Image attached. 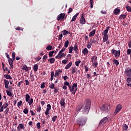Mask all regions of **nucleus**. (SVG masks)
I'll return each mask as SVG.
<instances>
[{"label":"nucleus","mask_w":131,"mask_h":131,"mask_svg":"<svg viewBox=\"0 0 131 131\" xmlns=\"http://www.w3.org/2000/svg\"><path fill=\"white\" fill-rule=\"evenodd\" d=\"M22 101L20 100L19 102H18L17 103V107H20V106H21V105H22Z\"/></svg>","instance_id":"nucleus-57"},{"label":"nucleus","mask_w":131,"mask_h":131,"mask_svg":"<svg viewBox=\"0 0 131 131\" xmlns=\"http://www.w3.org/2000/svg\"><path fill=\"white\" fill-rule=\"evenodd\" d=\"M80 23L81 24H85V18L83 17V13L82 14L81 18L80 19Z\"/></svg>","instance_id":"nucleus-13"},{"label":"nucleus","mask_w":131,"mask_h":131,"mask_svg":"<svg viewBox=\"0 0 131 131\" xmlns=\"http://www.w3.org/2000/svg\"><path fill=\"white\" fill-rule=\"evenodd\" d=\"M57 118H58V116H54L52 117V120L53 122H55V121H56V119H57Z\"/></svg>","instance_id":"nucleus-44"},{"label":"nucleus","mask_w":131,"mask_h":131,"mask_svg":"<svg viewBox=\"0 0 131 131\" xmlns=\"http://www.w3.org/2000/svg\"><path fill=\"white\" fill-rule=\"evenodd\" d=\"M127 55H130V54H131V49H128L127 50Z\"/></svg>","instance_id":"nucleus-59"},{"label":"nucleus","mask_w":131,"mask_h":131,"mask_svg":"<svg viewBox=\"0 0 131 131\" xmlns=\"http://www.w3.org/2000/svg\"><path fill=\"white\" fill-rule=\"evenodd\" d=\"M16 30H18V31H23V28H21L20 27H17L15 28Z\"/></svg>","instance_id":"nucleus-49"},{"label":"nucleus","mask_w":131,"mask_h":131,"mask_svg":"<svg viewBox=\"0 0 131 131\" xmlns=\"http://www.w3.org/2000/svg\"><path fill=\"white\" fill-rule=\"evenodd\" d=\"M69 45V41L67 40L64 42V48H68V46Z\"/></svg>","instance_id":"nucleus-38"},{"label":"nucleus","mask_w":131,"mask_h":131,"mask_svg":"<svg viewBox=\"0 0 131 131\" xmlns=\"http://www.w3.org/2000/svg\"><path fill=\"white\" fill-rule=\"evenodd\" d=\"M36 126H37V128H38V129H40V122H38L36 124Z\"/></svg>","instance_id":"nucleus-48"},{"label":"nucleus","mask_w":131,"mask_h":131,"mask_svg":"<svg viewBox=\"0 0 131 131\" xmlns=\"http://www.w3.org/2000/svg\"><path fill=\"white\" fill-rule=\"evenodd\" d=\"M128 48H131V40H129L128 43Z\"/></svg>","instance_id":"nucleus-64"},{"label":"nucleus","mask_w":131,"mask_h":131,"mask_svg":"<svg viewBox=\"0 0 131 131\" xmlns=\"http://www.w3.org/2000/svg\"><path fill=\"white\" fill-rule=\"evenodd\" d=\"M46 50L47 51H52V50H54V48L51 45H48L46 47Z\"/></svg>","instance_id":"nucleus-25"},{"label":"nucleus","mask_w":131,"mask_h":131,"mask_svg":"<svg viewBox=\"0 0 131 131\" xmlns=\"http://www.w3.org/2000/svg\"><path fill=\"white\" fill-rule=\"evenodd\" d=\"M66 50V48L63 47L62 49L59 51V54H62L64 51Z\"/></svg>","instance_id":"nucleus-55"},{"label":"nucleus","mask_w":131,"mask_h":131,"mask_svg":"<svg viewBox=\"0 0 131 131\" xmlns=\"http://www.w3.org/2000/svg\"><path fill=\"white\" fill-rule=\"evenodd\" d=\"M21 129H24V124L23 123L19 124L17 127L18 131H20Z\"/></svg>","instance_id":"nucleus-12"},{"label":"nucleus","mask_w":131,"mask_h":131,"mask_svg":"<svg viewBox=\"0 0 131 131\" xmlns=\"http://www.w3.org/2000/svg\"><path fill=\"white\" fill-rule=\"evenodd\" d=\"M79 15V13H77L74 16H73L72 19L71 20V22H74L75 20H76V18H77V16Z\"/></svg>","instance_id":"nucleus-16"},{"label":"nucleus","mask_w":131,"mask_h":131,"mask_svg":"<svg viewBox=\"0 0 131 131\" xmlns=\"http://www.w3.org/2000/svg\"><path fill=\"white\" fill-rule=\"evenodd\" d=\"M78 50V48H77V44H75L74 48V51H76Z\"/></svg>","instance_id":"nucleus-58"},{"label":"nucleus","mask_w":131,"mask_h":131,"mask_svg":"<svg viewBox=\"0 0 131 131\" xmlns=\"http://www.w3.org/2000/svg\"><path fill=\"white\" fill-rule=\"evenodd\" d=\"M86 47L88 49H91V48H92V45L91 43H88V44L86 45Z\"/></svg>","instance_id":"nucleus-62"},{"label":"nucleus","mask_w":131,"mask_h":131,"mask_svg":"<svg viewBox=\"0 0 131 131\" xmlns=\"http://www.w3.org/2000/svg\"><path fill=\"white\" fill-rule=\"evenodd\" d=\"M91 108V100L90 99L85 100L84 104L83 105L82 112L84 114H88L90 112V109Z\"/></svg>","instance_id":"nucleus-1"},{"label":"nucleus","mask_w":131,"mask_h":131,"mask_svg":"<svg viewBox=\"0 0 131 131\" xmlns=\"http://www.w3.org/2000/svg\"><path fill=\"white\" fill-rule=\"evenodd\" d=\"M82 109V105H78L76 108V111L78 112L80 111Z\"/></svg>","instance_id":"nucleus-27"},{"label":"nucleus","mask_w":131,"mask_h":131,"mask_svg":"<svg viewBox=\"0 0 131 131\" xmlns=\"http://www.w3.org/2000/svg\"><path fill=\"white\" fill-rule=\"evenodd\" d=\"M46 83L43 82L41 84L40 88L41 89H45L46 88Z\"/></svg>","instance_id":"nucleus-52"},{"label":"nucleus","mask_w":131,"mask_h":131,"mask_svg":"<svg viewBox=\"0 0 131 131\" xmlns=\"http://www.w3.org/2000/svg\"><path fill=\"white\" fill-rule=\"evenodd\" d=\"M113 63L115 64L116 65V66H118L119 65V61H118V60L117 59H114L113 61Z\"/></svg>","instance_id":"nucleus-26"},{"label":"nucleus","mask_w":131,"mask_h":131,"mask_svg":"<svg viewBox=\"0 0 131 131\" xmlns=\"http://www.w3.org/2000/svg\"><path fill=\"white\" fill-rule=\"evenodd\" d=\"M125 18H126V15L124 14H121L119 17L120 19H125Z\"/></svg>","instance_id":"nucleus-42"},{"label":"nucleus","mask_w":131,"mask_h":131,"mask_svg":"<svg viewBox=\"0 0 131 131\" xmlns=\"http://www.w3.org/2000/svg\"><path fill=\"white\" fill-rule=\"evenodd\" d=\"M46 59H48V54H46L42 57L43 62H46Z\"/></svg>","instance_id":"nucleus-43"},{"label":"nucleus","mask_w":131,"mask_h":131,"mask_svg":"<svg viewBox=\"0 0 131 131\" xmlns=\"http://www.w3.org/2000/svg\"><path fill=\"white\" fill-rule=\"evenodd\" d=\"M80 63H81V61L80 60H78L77 61H76L75 62V64L76 65V66H77V67H78L79 66V64H80Z\"/></svg>","instance_id":"nucleus-40"},{"label":"nucleus","mask_w":131,"mask_h":131,"mask_svg":"<svg viewBox=\"0 0 131 131\" xmlns=\"http://www.w3.org/2000/svg\"><path fill=\"white\" fill-rule=\"evenodd\" d=\"M72 95H75V93L77 92V83H74L71 89Z\"/></svg>","instance_id":"nucleus-4"},{"label":"nucleus","mask_w":131,"mask_h":131,"mask_svg":"<svg viewBox=\"0 0 131 131\" xmlns=\"http://www.w3.org/2000/svg\"><path fill=\"white\" fill-rule=\"evenodd\" d=\"M120 13V9L117 8L114 10V14L115 15H118Z\"/></svg>","instance_id":"nucleus-14"},{"label":"nucleus","mask_w":131,"mask_h":131,"mask_svg":"<svg viewBox=\"0 0 131 131\" xmlns=\"http://www.w3.org/2000/svg\"><path fill=\"white\" fill-rule=\"evenodd\" d=\"M15 61V59H13L12 58H9L8 59L9 64L11 67V68H14V61Z\"/></svg>","instance_id":"nucleus-10"},{"label":"nucleus","mask_w":131,"mask_h":131,"mask_svg":"<svg viewBox=\"0 0 131 131\" xmlns=\"http://www.w3.org/2000/svg\"><path fill=\"white\" fill-rule=\"evenodd\" d=\"M6 93L7 94V95L9 96V97H12L13 94L11 91H9L8 90H6Z\"/></svg>","instance_id":"nucleus-33"},{"label":"nucleus","mask_w":131,"mask_h":131,"mask_svg":"<svg viewBox=\"0 0 131 131\" xmlns=\"http://www.w3.org/2000/svg\"><path fill=\"white\" fill-rule=\"evenodd\" d=\"M25 81L26 82V85H29V84H30V82H29L28 80H25Z\"/></svg>","instance_id":"nucleus-61"},{"label":"nucleus","mask_w":131,"mask_h":131,"mask_svg":"<svg viewBox=\"0 0 131 131\" xmlns=\"http://www.w3.org/2000/svg\"><path fill=\"white\" fill-rule=\"evenodd\" d=\"M54 53H55L54 51L49 52V58H52V57H53V55H54Z\"/></svg>","instance_id":"nucleus-32"},{"label":"nucleus","mask_w":131,"mask_h":131,"mask_svg":"<svg viewBox=\"0 0 131 131\" xmlns=\"http://www.w3.org/2000/svg\"><path fill=\"white\" fill-rule=\"evenodd\" d=\"M109 117H105L103 118L102 119H101L99 122V125H103L105 124L107 121H108Z\"/></svg>","instance_id":"nucleus-6"},{"label":"nucleus","mask_w":131,"mask_h":131,"mask_svg":"<svg viewBox=\"0 0 131 131\" xmlns=\"http://www.w3.org/2000/svg\"><path fill=\"white\" fill-rule=\"evenodd\" d=\"M12 58H11V59H12L13 60H15V59H16V56L15 55V52H12Z\"/></svg>","instance_id":"nucleus-54"},{"label":"nucleus","mask_w":131,"mask_h":131,"mask_svg":"<svg viewBox=\"0 0 131 131\" xmlns=\"http://www.w3.org/2000/svg\"><path fill=\"white\" fill-rule=\"evenodd\" d=\"M61 72H62V70H57L55 73L59 75V74H61Z\"/></svg>","instance_id":"nucleus-56"},{"label":"nucleus","mask_w":131,"mask_h":131,"mask_svg":"<svg viewBox=\"0 0 131 131\" xmlns=\"http://www.w3.org/2000/svg\"><path fill=\"white\" fill-rule=\"evenodd\" d=\"M30 99V96L29 94H27L26 95V102H28Z\"/></svg>","instance_id":"nucleus-34"},{"label":"nucleus","mask_w":131,"mask_h":131,"mask_svg":"<svg viewBox=\"0 0 131 131\" xmlns=\"http://www.w3.org/2000/svg\"><path fill=\"white\" fill-rule=\"evenodd\" d=\"M51 109H52V106H51V104H47L46 110H48L49 111H50Z\"/></svg>","instance_id":"nucleus-37"},{"label":"nucleus","mask_w":131,"mask_h":131,"mask_svg":"<svg viewBox=\"0 0 131 131\" xmlns=\"http://www.w3.org/2000/svg\"><path fill=\"white\" fill-rule=\"evenodd\" d=\"M29 105H32V103H33V99L31 98L30 100L28 101Z\"/></svg>","instance_id":"nucleus-46"},{"label":"nucleus","mask_w":131,"mask_h":131,"mask_svg":"<svg viewBox=\"0 0 131 131\" xmlns=\"http://www.w3.org/2000/svg\"><path fill=\"white\" fill-rule=\"evenodd\" d=\"M126 81L128 82V83H130L131 82V76H129L126 79Z\"/></svg>","instance_id":"nucleus-41"},{"label":"nucleus","mask_w":131,"mask_h":131,"mask_svg":"<svg viewBox=\"0 0 131 131\" xmlns=\"http://www.w3.org/2000/svg\"><path fill=\"white\" fill-rule=\"evenodd\" d=\"M73 9H72V8H69L68 14H70V13H72V12H73Z\"/></svg>","instance_id":"nucleus-60"},{"label":"nucleus","mask_w":131,"mask_h":131,"mask_svg":"<svg viewBox=\"0 0 131 131\" xmlns=\"http://www.w3.org/2000/svg\"><path fill=\"white\" fill-rule=\"evenodd\" d=\"M4 84L6 89H9V80L4 79Z\"/></svg>","instance_id":"nucleus-15"},{"label":"nucleus","mask_w":131,"mask_h":131,"mask_svg":"<svg viewBox=\"0 0 131 131\" xmlns=\"http://www.w3.org/2000/svg\"><path fill=\"white\" fill-rule=\"evenodd\" d=\"M97 59H98V57L97 56H92V57L91 58L92 62H95L97 61Z\"/></svg>","instance_id":"nucleus-28"},{"label":"nucleus","mask_w":131,"mask_h":131,"mask_svg":"<svg viewBox=\"0 0 131 131\" xmlns=\"http://www.w3.org/2000/svg\"><path fill=\"white\" fill-rule=\"evenodd\" d=\"M88 43H91V45H92L93 43H96V40L93 39H91L90 41Z\"/></svg>","instance_id":"nucleus-35"},{"label":"nucleus","mask_w":131,"mask_h":131,"mask_svg":"<svg viewBox=\"0 0 131 131\" xmlns=\"http://www.w3.org/2000/svg\"><path fill=\"white\" fill-rule=\"evenodd\" d=\"M65 13H60L59 15H58L57 20V21H62L63 19L65 17Z\"/></svg>","instance_id":"nucleus-8"},{"label":"nucleus","mask_w":131,"mask_h":131,"mask_svg":"<svg viewBox=\"0 0 131 131\" xmlns=\"http://www.w3.org/2000/svg\"><path fill=\"white\" fill-rule=\"evenodd\" d=\"M71 66H72V62H69V64H68L66 66L65 69H66V70H67L68 69H69V68H70Z\"/></svg>","instance_id":"nucleus-24"},{"label":"nucleus","mask_w":131,"mask_h":131,"mask_svg":"<svg viewBox=\"0 0 131 131\" xmlns=\"http://www.w3.org/2000/svg\"><path fill=\"white\" fill-rule=\"evenodd\" d=\"M49 88L50 89H55V84H54V83H51L50 85H49Z\"/></svg>","instance_id":"nucleus-47"},{"label":"nucleus","mask_w":131,"mask_h":131,"mask_svg":"<svg viewBox=\"0 0 131 131\" xmlns=\"http://www.w3.org/2000/svg\"><path fill=\"white\" fill-rule=\"evenodd\" d=\"M107 106L110 107V105H108L107 103L102 105V106L100 107V110H101V111H107V110H109V107H107Z\"/></svg>","instance_id":"nucleus-7"},{"label":"nucleus","mask_w":131,"mask_h":131,"mask_svg":"<svg viewBox=\"0 0 131 131\" xmlns=\"http://www.w3.org/2000/svg\"><path fill=\"white\" fill-rule=\"evenodd\" d=\"M60 105L61 107L65 106V99L64 98H61L60 100Z\"/></svg>","instance_id":"nucleus-20"},{"label":"nucleus","mask_w":131,"mask_h":131,"mask_svg":"<svg viewBox=\"0 0 131 131\" xmlns=\"http://www.w3.org/2000/svg\"><path fill=\"white\" fill-rule=\"evenodd\" d=\"M54 92V94H58V89H57V88H55Z\"/></svg>","instance_id":"nucleus-63"},{"label":"nucleus","mask_w":131,"mask_h":131,"mask_svg":"<svg viewBox=\"0 0 131 131\" xmlns=\"http://www.w3.org/2000/svg\"><path fill=\"white\" fill-rule=\"evenodd\" d=\"M122 127L124 130H127V128H128V126L125 124L122 125Z\"/></svg>","instance_id":"nucleus-31"},{"label":"nucleus","mask_w":131,"mask_h":131,"mask_svg":"<svg viewBox=\"0 0 131 131\" xmlns=\"http://www.w3.org/2000/svg\"><path fill=\"white\" fill-rule=\"evenodd\" d=\"M55 61H56V59L54 58H51L48 59V62H50V64H53V63H55Z\"/></svg>","instance_id":"nucleus-21"},{"label":"nucleus","mask_w":131,"mask_h":131,"mask_svg":"<svg viewBox=\"0 0 131 131\" xmlns=\"http://www.w3.org/2000/svg\"><path fill=\"white\" fill-rule=\"evenodd\" d=\"M9 107H7L5 111L4 112V114L5 115H8V113H9Z\"/></svg>","instance_id":"nucleus-50"},{"label":"nucleus","mask_w":131,"mask_h":131,"mask_svg":"<svg viewBox=\"0 0 131 131\" xmlns=\"http://www.w3.org/2000/svg\"><path fill=\"white\" fill-rule=\"evenodd\" d=\"M40 120L42 122V125H43V126H45V124H46V119L41 118Z\"/></svg>","instance_id":"nucleus-36"},{"label":"nucleus","mask_w":131,"mask_h":131,"mask_svg":"<svg viewBox=\"0 0 131 131\" xmlns=\"http://www.w3.org/2000/svg\"><path fill=\"white\" fill-rule=\"evenodd\" d=\"M62 33H63V35H67L69 33L70 34V32H68V31L64 30L62 31Z\"/></svg>","instance_id":"nucleus-30"},{"label":"nucleus","mask_w":131,"mask_h":131,"mask_svg":"<svg viewBox=\"0 0 131 131\" xmlns=\"http://www.w3.org/2000/svg\"><path fill=\"white\" fill-rule=\"evenodd\" d=\"M33 69L34 72H37V70H38V64H35L34 65Z\"/></svg>","instance_id":"nucleus-17"},{"label":"nucleus","mask_w":131,"mask_h":131,"mask_svg":"<svg viewBox=\"0 0 131 131\" xmlns=\"http://www.w3.org/2000/svg\"><path fill=\"white\" fill-rule=\"evenodd\" d=\"M4 77H5L6 79H12V77L9 74L4 75Z\"/></svg>","instance_id":"nucleus-23"},{"label":"nucleus","mask_w":131,"mask_h":131,"mask_svg":"<svg viewBox=\"0 0 131 131\" xmlns=\"http://www.w3.org/2000/svg\"><path fill=\"white\" fill-rule=\"evenodd\" d=\"M72 51H73V47H70L69 53L70 54H72Z\"/></svg>","instance_id":"nucleus-51"},{"label":"nucleus","mask_w":131,"mask_h":131,"mask_svg":"<svg viewBox=\"0 0 131 131\" xmlns=\"http://www.w3.org/2000/svg\"><path fill=\"white\" fill-rule=\"evenodd\" d=\"M86 121L82 118H79L77 120V124L79 125V126H83V125H85Z\"/></svg>","instance_id":"nucleus-2"},{"label":"nucleus","mask_w":131,"mask_h":131,"mask_svg":"<svg viewBox=\"0 0 131 131\" xmlns=\"http://www.w3.org/2000/svg\"><path fill=\"white\" fill-rule=\"evenodd\" d=\"M125 74L127 77L131 76V69L130 68L125 69Z\"/></svg>","instance_id":"nucleus-9"},{"label":"nucleus","mask_w":131,"mask_h":131,"mask_svg":"<svg viewBox=\"0 0 131 131\" xmlns=\"http://www.w3.org/2000/svg\"><path fill=\"white\" fill-rule=\"evenodd\" d=\"M82 54H83L84 56H85L86 54H89V50H88V48H85L82 50Z\"/></svg>","instance_id":"nucleus-18"},{"label":"nucleus","mask_w":131,"mask_h":131,"mask_svg":"<svg viewBox=\"0 0 131 131\" xmlns=\"http://www.w3.org/2000/svg\"><path fill=\"white\" fill-rule=\"evenodd\" d=\"M111 53L113 54V55H115V58H116V59H118L119 58V57H120V50L117 51L115 49H112Z\"/></svg>","instance_id":"nucleus-3"},{"label":"nucleus","mask_w":131,"mask_h":131,"mask_svg":"<svg viewBox=\"0 0 131 131\" xmlns=\"http://www.w3.org/2000/svg\"><path fill=\"white\" fill-rule=\"evenodd\" d=\"M96 34V30L92 31V32L89 34L90 37H92L95 35Z\"/></svg>","instance_id":"nucleus-22"},{"label":"nucleus","mask_w":131,"mask_h":131,"mask_svg":"<svg viewBox=\"0 0 131 131\" xmlns=\"http://www.w3.org/2000/svg\"><path fill=\"white\" fill-rule=\"evenodd\" d=\"M23 112L25 114H28V112H29V110L28 108H27V107H26L24 111Z\"/></svg>","instance_id":"nucleus-39"},{"label":"nucleus","mask_w":131,"mask_h":131,"mask_svg":"<svg viewBox=\"0 0 131 131\" xmlns=\"http://www.w3.org/2000/svg\"><path fill=\"white\" fill-rule=\"evenodd\" d=\"M8 106H9V104H8V103L5 102V103L3 105H2V107H4V109H6V108H7Z\"/></svg>","instance_id":"nucleus-53"},{"label":"nucleus","mask_w":131,"mask_h":131,"mask_svg":"<svg viewBox=\"0 0 131 131\" xmlns=\"http://www.w3.org/2000/svg\"><path fill=\"white\" fill-rule=\"evenodd\" d=\"M22 69L23 70H25V71H28L29 70L28 67H27V66L25 64L23 66Z\"/></svg>","instance_id":"nucleus-29"},{"label":"nucleus","mask_w":131,"mask_h":131,"mask_svg":"<svg viewBox=\"0 0 131 131\" xmlns=\"http://www.w3.org/2000/svg\"><path fill=\"white\" fill-rule=\"evenodd\" d=\"M121 109H122V105H121L120 104H118L114 112V115H116L118 113H119V112L121 111Z\"/></svg>","instance_id":"nucleus-5"},{"label":"nucleus","mask_w":131,"mask_h":131,"mask_svg":"<svg viewBox=\"0 0 131 131\" xmlns=\"http://www.w3.org/2000/svg\"><path fill=\"white\" fill-rule=\"evenodd\" d=\"M102 38L103 42H106V41H107V40H108V39L109 38V35L103 36Z\"/></svg>","instance_id":"nucleus-19"},{"label":"nucleus","mask_w":131,"mask_h":131,"mask_svg":"<svg viewBox=\"0 0 131 131\" xmlns=\"http://www.w3.org/2000/svg\"><path fill=\"white\" fill-rule=\"evenodd\" d=\"M109 29H110V27H107L106 29L102 32V36L108 35Z\"/></svg>","instance_id":"nucleus-11"},{"label":"nucleus","mask_w":131,"mask_h":131,"mask_svg":"<svg viewBox=\"0 0 131 131\" xmlns=\"http://www.w3.org/2000/svg\"><path fill=\"white\" fill-rule=\"evenodd\" d=\"M93 65L94 66V67H95V68H97V67H98V62H97V60L93 62Z\"/></svg>","instance_id":"nucleus-45"}]
</instances>
